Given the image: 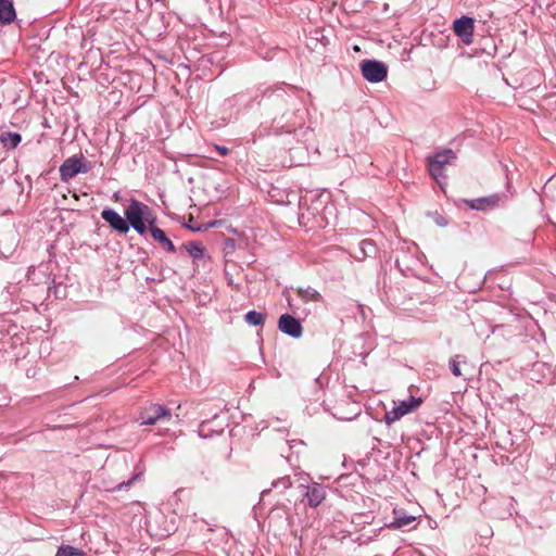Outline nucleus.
I'll list each match as a JSON object with an SVG mask.
<instances>
[{
	"label": "nucleus",
	"mask_w": 556,
	"mask_h": 556,
	"mask_svg": "<svg viewBox=\"0 0 556 556\" xmlns=\"http://www.w3.org/2000/svg\"><path fill=\"white\" fill-rule=\"evenodd\" d=\"M101 217L109 223L112 229L121 232L127 233L129 231V222L128 219H124L118 213L114 210L105 208L101 212Z\"/></svg>",
	"instance_id": "obj_7"
},
{
	"label": "nucleus",
	"mask_w": 556,
	"mask_h": 556,
	"mask_svg": "<svg viewBox=\"0 0 556 556\" xmlns=\"http://www.w3.org/2000/svg\"><path fill=\"white\" fill-rule=\"evenodd\" d=\"M308 504L312 507H317L326 497V492L323 486L314 485L306 492Z\"/></svg>",
	"instance_id": "obj_13"
},
{
	"label": "nucleus",
	"mask_w": 556,
	"mask_h": 556,
	"mask_svg": "<svg viewBox=\"0 0 556 556\" xmlns=\"http://www.w3.org/2000/svg\"><path fill=\"white\" fill-rule=\"evenodd\" d=\"M364 78L370 83H380L387 78L388 67L384 63L376 60H365L361 64Z\"/></svg>",
	"instance_id": "obj_5"
},
{
	"label": "nucleus",
	"mask_w": 556,
	"mask_h": 556,
	"mask_svg": "<svg viewBox=\"0 0 556 556\" xmlns=\"http://www.w3.org/2000/svg\"><path fill=\"white\" fill-rule=\"evenodd\" d=\"M394 520L390 523V528L393 529H401L403 527H407L412 525L415 521V517L412 515H407L402 509H394Z\"/></svg>",
	"instance_id": "obj_11"
},
{
	"label": "nucleus",
	"mask_w": 556,
	"mask_h": 556,
	"mask_svg": "<svg viewBox=\"0 0 556 556\" xmlns=\"http://www.w3.org/2000/svg\"><path fill=\"white\" fill-rule=\"evenodd\" d=\"M91 168L89 162H85L84 156L73 155L66 159L60 166V177L62 181L67 182L79 173H88Z\"/></svg>",
	"instance_id": "obj_3"
},
{
	"label": "nucleus",
	"mask_w": 556,
	"mask_h": 556,
	"mask_svg": "<svg viewBox=\"0 0 556 556\" xmlns=\"http://www.w3.org/2000/svg\"><path fill=\"white\" fill-rule=\"evenodd\" d=\"M455 157V153L451 149H446L428 159L429 173L439 185H442L441 180L445 178L444 166Z\"/></svg>",
	"instance_id": "obj_4"
},
{
	"label": "nucleus",
	"mask_w": 556,
	"mask_h": 556,
	"mask_svg": "<svg viewBox=\"0 0 556 556\" xmlns=\"http://www.w3.org/2000/svg\"><path fill=\"white\" fill-rule=\"evenodd\" d=\"M278 328L283 333L293 338H300L303 331L300 320L289 314H283L279 317Z\"/></svg>",
	"instance_id": "obj_8"
},
{
	"label": "nucleus",
	"mask_w": 556,
	"mask_h": 556,
	"mask_svg": "<svg viewBox=\"0 0 556 556\" xmlns=\"http://www.w3.org/2000/svg\"><path fill=\"white\" fill-rule=\"evenodd\" d=\"M245 320L250 325L260 326V325L264 324L265 316L262 313H258L256 311H250L245 315Z\"/></svg>",
	"instance_id": "obj_18"
},
{
	"label": "nucleus",
	"mask_w": 556,
	"mask_h": 556,
	"mask_svg": "<svg viewBox=\"0 0 556 556\" xmlns=\"http://www.w3.org/2000/svg\"><path fill=\"white\" fill-rule=\"evenodd\" d=\"M460 357H462L460 355H456L455 357L451 358V361H450V368H451L452 374L455 377H460L463 375V372L460 370V364H462Z\"/></svg>",
	"instance_id": "obj_19"
},
{
	"label": "nucleus",
	"mask_w": 556,
	"mask_h": 556,
	"mask_svg": "<svg viewBox=\"0 0 556 556\" xmlns=\"http://www.w3.org/2000/svg\"><path fill=\"white\" fill-rule=\"evenodd\" d=\"M170 410L157 403H150L140 408L138 421L140 425L152 426L163 419H169Z\"/></svg>",
	"instance_id": "obj_2"
},
{
	"label": "nucleus",
	"mask_w": 556,
	"mask_h": 556,
	"mask_svg": "<svg viewBox=\"0 0 556 556\" xmlns=\"http://www.w3.org/2000/svg\"><path fill=\"white\" fill-rule=\"evenodd\" d=\"M298 295L304 301V302H319L321 301V295L319 292H317L313 288H306V289H298Z\"/></svg>",
	"instance_id": "obj_15"
},
{
	"label": "nucleus",
	"mask_w": 556,
	"mask_h": 556,
	"mask_svg": "<svg viewBox=\"0 0 556 556\" xmlns=\"http://www.w3.org/2000/svg\"><path fill=\"white\" fill-rule=\"evenodd\" d=\"M500 202V197L493 194L486 198L476 200H466L465 203L472 210L485 211L495 207Z\"/></svg>",
	"instance_id": "obj_10"
},
{
	"label": "nucleus",
	"mask_w": 556,
	"mask_h": 556,
	"mask_svg": "<svg viewBox=\"0 0 556 556\" xmlns=\"http://www.w3.org/2000/svg\"><path fill=\"white\" fill-rule=\"evenodd\" d=\"M15 9L12 1L0 0V21L1 23H11L15 20Z\"/></svg>",
	"instance_id": "obj_12"
},
{
	"label": "nucleus",
	"mask_w": 556,
	"mask_h": 556,
	"mask_svg": "<svg viewBox=\"0 0 556 556\" xmlns=\"http://www.w3.org/2000/svg\"><path fill=\"white\" fill-rule=\"evenodd\" d=\"M55 556H85V552L71 545H62Z\"/></svg>",
	"instance_id": "obj_17"
},
{
	"label": "nucleus",
	"mask_w": 556,
	"mask_h": 556,
	"mask_svg": "<svg viewBox=\"0 0 556 556\" xmlns=\"http://www.w3.org/2000/svg\"><path fill=\"white\" fill-rule=\"evenodd\" d=\"M125 217H127L130 226L138 233L144 235L149 230L153 240L161 247L170 253L176 252L174 243L167 238L166 233L156 226L157 217L150 206L132 199L125 210Z\"/></svg>",
	"instance_id": "obj_1"
},
{
	"label": "nucleus",
	"mask_w": 556,
	"mask_h": 556,
	"mask_svg": "<svg viewBox=\"0 0 556 556\" xmlns=\"http://www.w3.org/2000/svg\"><path fill=\"white\" fill-rule=\"evenodd\" d=\"M22 137L17 132L4 131L0 135V142L4 148L14 149L21 142Z\"/></svg>",
	"instance_id": "obj_14"
},
{
	"label": "nucleus",
	"mask_w": 556,
	"mask_h": 556,
	"mask_svg": "<svg viewBox=\"0 0 556 556\" xmlns=\"http://www.w3.org/2000/svg\"><path fill=\"white\" fill-rule=\"evenodd\" d=\"M186 250L194 260H199L204 255V248L199 242H187L185 244Z\"/></svg>",
	"instance_id": "obj_16"
},
{
	"label": "nucleus",
	"mask_w": 556,
	"mask_h": 556,
	"mask_svg": "<svg viewBox=\"0 0 556 556\" xmlns=\"http://www.w3.org/2000/svg\"><path fill=\"white\" fill-rule=\"evenodd\" d=\"M453 29L464 42L470 43L475 29L473 20L468 16H463L454 22Z\"/></svg>",
	"instance_id": "obj_9"
},
{
	"label": "nucleus",
	"mask_w": 556,
	"mask_h": 556,
	"mask_svg": "<svg viewBox=\"0 0 556 556\" xmlns=\"http://www.w3.org/2000/svg\"><path fill=\"white\" fill-rule=\"evenodd\" d=\"M214 148L219 154L224 156L229 154V149L224 146L215 144Z\"/></svg>",
	"instance_id": "obj_20"
},
{
	"label": "nucleus",
	"mask_w": 556,
	"mask_h": 556,
	"mask_svg": "<svg viewBox=\"0 0 556 556\" xmlns=\"http://www.w3.org/2000/svg\"><path fill=\"white\" fill-rule=\"evenodd\" d=\"M421 404L420 399L409 397L407 401H402L397 406L387 412L384 415V421L388 425H391L397 420H400L403 416L409 414L410 412L417 409Z\"/></svg>",
	"instance_id": "obj_6"
}]
</instances>
